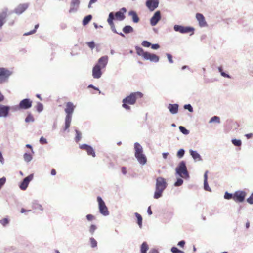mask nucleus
Returning a JSON list of instances; mask_svg holds the SVG:
<instances>
[{
	"label": "nucleus",
	"mask_w": 253,
	"mask_h": 253,
	"mask_svg": "<svg viewBox=\"0 0 253 253\" xmlns=\"http://www.w3.org/2000/svg\"><path fill=\"white\" fill-rule=\"evenodd\" d=\"M143 94L140 92H135L130 94L126 96L123 101L122 106L126 110H130V107L128 105H134L136 100L142 98Z\"/></svg>",
	"instance_id": "obj_1"
},
{
	"label": "nucleus",
	"mask_w": 253,
	"mask_h": 253,
	"mask_svg": "<svg viewBox=\"0 0 253 253\" xmlns=\"http://www.w3.org/2000/svg\"><path fill=\"white\" fill-rule=\"evenodd\" d=\"M167 186L166 179L162 177H159L156 179V190L154 193V198L158 199L161 197L163 191Z\"/></svg>",
	"instance_id": "obj_2"
},
{
	"label": "nucleus",
	"mask_w": 253,
	"mask_h": 253,
	"mask_svg": "<svg viewBox=\"0 0 253 253\" xmlns=\"http://www.w3.org/2000/svg\"><path fill=\"white\" fill-rule=\"evenodd\" d=\"M76 106L71 102H68L65 104V112L66 113L65 117V126L64 130L68 129L70 126L72 115Z\"/></svg>",
	"instance_id": "obj_3"
},
{
	"label": "nucleus",
	"mask_w": 253,
	"mask_h": 253,
	"mask_svg": "<svg viewBox=\"0 0 253 253\" xmlns=\"http://www.w3.org/2000/svg\"><path fill=\"white\" fill-rule=\"evenodd\" d=\"M135 157L141 164L144 165L147 162V159L144 154H143L142 146L138 143H135Z\"/></svg>",
	"instance_id": "obj_4"
},
{
	"label": "nucleus",
	"mask_w": 253,
	"mask_h": 253,
	"mask_svg": "<svg viewBox=\"0 0 253 253\" xmlns=\"http://www.w3.org/2000/svg\"><path fill=\"white\" fill-rule=\"evenodd\" d=\"M176 171L180 177L183 178H187L189 177L186 164L184 161L180 162L178 166L176 168Z\"/></svg>",
	"instance_id": "obj_5"
},
{
	"label": "nucleus",
	"mask_w": 253,
	"mask_h": 253,
	"mask_svg": "<svg viewBox=\"0 0 253 253\" xmlns=\"http://www.w3.org/2000/svg\"><path fill=\"white\" fill-rule=\"evenodd\" d=\"M12 74V72L7 68L0 67V84L6 82Z\"/></svg>",
	"instance_id": "obj_6"
},
{
	"label": "nucleus",
	"mask_w": 253,
	"mask_h": 253,
	"mask_svg": "<svg viewBox=\"0 0 253 253\" xmlns=\"http://www.w3.org/2000/svg\"><path fill=\"white\" fill-rule=\"evenodd\" d=\"M97 201L99 205V209L100 212L104 215H108L109 211L104 202L100 197H97Z\"/></svg>",
	"instance_id": "obj_7"
},
{
	"label": "nucleus",
	"mask_w": 253,
	"mask_h": 253,
	"mask_svg": "<svg viewBox=\"0 0 253 253\" xmlns=\"http://www.w3.org/2000/svg\"><path fill=\"white\" fill-rule=\"evenodd\" d=\"M246 196V193L244 191H237L234 193L233 200L236 202H242Z\"/></svg>",
	"instance_id": "obj_8"
},
{
	"label": "nucleus",
	"mask_w": 253,
	"mask_h": 253,
	"mask_svg": "<svg viewBox=\"0 0 253 253\" xmlns=\"http://www.w3.org/2000/svg\"><path fill=\"white\" fill-rule=\"evenodd\" d=\"M174 30L176 32H179L181 33H192L193 34L194 28L190 27H184L181 25H176L174 26Z\"/></svg>",
	"instance_id": "obj_9"
},
{
	"label": "nucleus",
	"mask_w": 253,
	"mask_h": 253,
	"mask_svg": "<svg viewBox=\"0 0 253 253\" xmlns=\"http://www.w3.org/2000/svg\"><path fill=\"white\" fill-rule=\"evenodd\" d=\"M159 3L158 0H147L146 5L150 11H153L158 7Z\"/></svg>",
	"instance_id": "obj_10"
},
{
	"label": "nucleus",
	"mask_w": 253,
	"mask_h": 253,
	"mask_svg": "<svg viewBox=\"0 0 253 253\" xmlns=\"http://www.w3.org/2000/svg\"><path fill=\"white\" fill-rule=\"evenodd\" d=\"M114 19V13L113 12H111L109 15V16H108V18L107 19V22L109 23V25L110 26L112 30L114 32L117 33V32L115 29V25L113 23ZM118 34L122 37H124V35L122 33H118Z\"/></svg>",
	"instance_id": "obj_11"
},
{
	"label": "nucleus",
	"mask_w": 253,
	"mask_h": 253,
	"mask_svg": "<svg viewBox=\"0 0 253 253\" xmlns=\"http://www.w3.org/2000/svg\"><path fill=\"white\" fill-rule=\"evenodd\" d=\"M33 175L30 174L27 177H25L20 185V188L23 190H25L27 188L29 182L32 180Z\"/></svg>",
	"instance_id": "obj_12"
},
{
	"label": "nucleus",
	"mask_w": 253,
	"mask_h": 253,
	"mask_svg": "<svg viewBox=\"0 0 253 253\" xmlns=\"http://www.w3.org/2000/svg\"><path fill=\"white\" fill-rule=\"evenodd\" d=\"M161 18V12L157 11L150 19V24L152 26H155Z\"/></svg>",
	"instance_id": "obj_13"
},
{
	"label": "nucleus",
	"mask_w": 253,
	"mask_h": 253,
	"mask_svg": "<svg viewBox=\"0 0 253 253\" xmlns=\"http://www.w3.org/2000/svg\"><path fill=\"white\" fill-rule=\"evenodd\" d=\"M108 61V57L107 56H102L99 59L97 63L95 65L98 66V67L101 69H103L106 66Z\"/></svg>",
	"instance_id": "obj_14"
},
{
	"label": "nucleus",
	"mask_w": 253,
	"mask_h": 253,
	"mask_svg": "<svg viewBox=\"0 0 253 253\" xmlns=\"http://www.w3.org/2000/svg\"><path fill=\"white\" fill-rule=\"evenodd\" d=\"M32 106V101L29 99H24L21 101L19 107L21 109H27Z\"/></svg>",
	"instance_id": "obj_15"
},
{
	"label": "nucleus",
	"mask_w": 253,
	"mask_h": 253,
	"mask_svg": "<svg viewBox=\"0 0 253 253\" xmlns=\"http://www.w3.org/2000/svg\"><path fill=\"white\" fill-rule=\"evenodd\" d=\"M196 18L198 21L199 25L200 27H203L207 26V23L203 14L198 13L196 15Z\"/></svg>",
	"instance_id": "obj_16"
},
{
	"label": "nucleus",
	"mask_w": 253,
	"mask_h": 253,
	"mask_svg": "<svg viewBox=\"0 0 253 253\" xmlns=\"http://www.w3.org/2000/svg\"><path fill=\"white\" fill-rule=\"evenodd\" d=\"M80 2V0H72L69 12L73 13L76 11L79 7Z\"/></svg>",
	"instance_id": "obj_17"
},
{
	"label": "nucleus",
	"mask_w": 253,
	"mask_h": 253,
	"mask_svg": "<svg viewBox=\"0 0 253 253\" xmlns=\"http://www.w3.org/2000/svg\"><path fill=\"white\" fill-rule=\"evenodd\" d=\"M101 68L95 65L92 69V76L94 78L99 79L102 75Z\"/></svg>",
	"instance_id": "obj_18"
},
{
	"label": "nucleus",
	"mask_w": 253,
	"mask_h": 253,
	"mask_svg": "<svg viewBox=\"0 0 253 253\" xmlns=\"http://www.w3.org/2000/svg\"><path fill=\"white\" fill-rule=\"evenodd\" d=\"M144 59L146 60H149L152 62H157L159 60V57L156 55L149 52H147L145 54Z\"/></svg>",
	"instance_id": "obj_19"
},
{
	"label": "nucleus",
	"mask_w": 253,
	"mask_h": 253,
	"mask_svg": "<svg viewBox=\"0 0 253 253\" xmlns=\"http://www.w3.org/2000/svg\"><path fill=\"white\" fill-rule=\"evenodd\" d=\"M28 4L23 3L19 4L15 9L16 13L20 14L25 11L28 7Z\"/></svg>",
	"instance_id": "obj_20"
},
{
	"label": "nucleus",
	"mask_w": 253,
	"mask_h": 253,
	"mask_svg": "<svg viewBox=\"0 0 253 253\" xmlns=\"http://www.w3.org/2000/svg\"><path fill=\"white\" fill-rule=\"evenodd\" d=\"M126 12V9L125 8H122L121 10L115 13V17L116 19L118 20H123L125 19V16H124V13Z\"/></svg>",
	"instance_id": "obj_21"
},
{
	"label": "nucleus",
	"mask_w": 253,
	"mask_h": 253,
	"mask_svg": "<svg viewBox=\"0 0 253 253\" xmlns=\"http://www.w3.org/2000/svg\"><path fill=\"white\" fill-rule=\"evenodd\" d=\"M9 107L4 105H0V117L7 116Z\"/></svg>",
	"instance_id": "obj_22"
},
{
	"label": "nucleus",
	"mask_w": 253,
	"mask_h": 253,
	"mask_svg": "<svg viewBox=\"0 0 253 253\" xmlns=\"http://www.w3.org/2000/svg\"><path fill=\"white\" fill-rule=\"evenodd\" d=\"M7 16V9L0 13V28H1L5 22Z\"/></svg>",
	"instance_id": "obj_23"
},
{
	"label": "nucleus",
	"mask_w": 253,
	"mask_h": 253,
	"mask_svg": "<svg viewBox=\"0 0 253 253\" xmlns=\"http://www.w3.org/2000/svg\"><path fill=\"white\" fill-rule=\"evenodd\" d=\"M169 111L172 114H176L178 112V105L177 104H169L168 107Z\"/></svg>",
	"instance_id": "obj_24"
},
{
	"label": "nucleus",
	"mask_w": 253,
	"mask_h": 253,
	"mask_svg": "<svg viewBox=\"0 0 253 253\" xmlns=\"http://www.w3.org/2000/svg\"><path fill=\"white\" fill-rule=\"evenodd\" d=\"M190 153L191 155L192 156V157H193V158L195 160H196V161H201L202 160L201 156L196 151H194V150H191L190 151Z\"/></svg>",
	"instance_id": "obj_25"
},
{
	"label": "nucleus",
	"mask_w": 253,
	"mask_h": 253,
	"mask_svg": "<svg viewBox=\"0 0 253 253\" xmlns=\"http://www.w3.org/2000/svg\"><path fill=\"white\" fill-rule=\"evenodd\" d=\"M136 51L137 54L139 55L142 56L144 58L145 56V54L147 53V52H145L144 50L140 47H136Z\"/></svg>",
	"instance_id": "obj_26"
},
{
	"label": "nucleus",
	"mask_w": 253,
	"mask_h": 253,
	"mask_svg": "<svg viewBox=\"0 0 253 253\" xmlns=\"http://www.w3.org/2000/svg\"><path fill=\"white\" fill-rule=\"evenodd\" d=\"M129 14L132 16L133 21L134 22L137 23L139 22V18L135 12L131 11L129 12Z\"/></svg>",
	"instance_id": "obj_27"
},
{
	"label": "nucleus",
	"mask_w": 253,
	"mask_h": 253,
	"mask_svg": "<svg viewBox=\"0 0 253 253\" xmlns=\"http://www.w3.org/2000/svg\"><path fill=\"white\" fill-rule=\"evenodd\" d=\"M149 247L146 242H143L141 246V253H146Z\"/></svg>",
	"instance_id": "obj_28"
},
{
	"label": "nucleus",
	"mask_w": 253,
	"mask_h": 253,
	"mask_svg": "<svg viewBox=\"0 0 253 253\" xmlns=\"http://www.w3.org/2000/svg\"><path fill=\"white\" fill-rule=\"evenodd\" d=\"M135 216L137 219V223L140 228L142 227V217L140 214L136 212L135 213Z\"/></svg>",
	"instance_id": "obj_29"
},
{
	"label": "nucleus",
	"mask_w": 253,
	"mask_h": 253,
	"mask_svg": "<svg viewBox=\"0 0 253 253\" xmlns=\"http://www.w3.org/2000/svg\"><path fill=\"white\" fill-rule=\"evenodd\" d=\"M123 31L125 34H128L132 32L133 29L131 26L128 25L124 27L123 29Z\"/></svg>",
	"instance_id": "obj_30"
},
{
	"label": "nucleus",
	"mask_w": 253,
	"mask_h": 253,
	"mask_svg": "<svg viewBox=\"0 0 253 253\" xmlns=\"http://www.w3.org/2000/svg\"><path fill=\"white\" fill-rule=\"evenodd\" d=\"M91 19L92 16L91 15L85 16L83 20V25L84 26L87 25L90 21Z\"/></svg>",
	"instance_id": "obj_31"
},
{
	"label": "nucleus",
	"mask_w": 253,
	"mask_h": 253,
	"mask_svg": "<svg viewBox=\"0 0 253 253\" xmlns=\"http://www.w3.org/2000/svg\"><path fill=\"white\" fill-rule=\"evenodd\" d=\"M86 152L88 155H91L93 157L95 156V153L92 147H91L90 146H89V147L87 148Z\"/></svg>",
	"instance_id": "obj_32"
},
{
	"label": "nucleus",
	"mask_w": 253,
	"mask_h": 253,
	"mask_svg": "<svg viewBox=\"0 0 253 253\" xmlns=\"http://www.w3.org/2000/svg\"><path fill=\"white\" fill-rule=\"evenodd\" d=\"M24 159L25 161L29 162L32 160V156L30 154L25 153L24 155Z\"/></svg>",
	"instance_id": "obj_33"
},
{
	"label": "nucleus",
	"mask_w": 253,
	"mask_h": 253,
	"mask_svg": "<svg viewBox=\"0 0 253 253\" xmlns=\"http://www.w3.org/2000/svg\"><path fill=\"white\" fill-rule=\"evenodd\" d=\"M90 245L92 248H95L97 246V242L93 237L90 238Z\"/></svg>",
	"instance_id": "obj_34"
},
{
	"label": "nucleus",
	"mask_w": 253,
	"mask_h": 253,
	"mask_svg": "<svg viewBox=\"0 0 253 253\" xmlns=\"http://www.w3.org/2000/svg\"><path fill=\"white\" fill-rule=\"evenodd\" d=\"M33 209L35 210H40L41 211L43 210L42 207L40 204L38 203H33L32 206Z\"/></svg>",
	"instance_id": "obj_35"
},
{
	"label": "nucleus",
	"mask_w": 253,
	"mask_h": 253,
	"mask_svg": "<svg viewBox=\"0 0 253 253\" xmlns=\"http://www.w3.org/2000/svg\"><path fill=\"white\" fill-rule=\"evenodd\" d=\"M209 122L210 123L216 122L217 123H219L220 122V118L219 117L216 116H213L210 119Z\"/></svg>",
	"instance_id": "obj_36"
},
{
	"label": "nucleus",
	"mask_w": 253,
	"mask_h": 253,
	"mask_svg": "<svg viewBox=\"0 0 253 253\" xmlns=\"http://www.w3.org/2000/svg\"><path fill=\"white\" fill-rule=\"evenodd\" d=\"M179 130L180 131L184 134L187 135L189 134V131L187 129H186L184 126H180L179 127Z\"/></svg>",
	"instance_id": "obj_37"
},
{
	"label": "nucleus",
	"mask_w": 253,
	"mask_h": 253,
	"mask_svg": "<svg viewBox=\"0 0 253 253\" xmlns=\"http://www.w3.org/2000/svg\"><path fill=\"white\" fill-rule=\"evenodd\" d=\"M34 121V118L31 114H29L25 119L27 123L32 122Z\"/></svg>",
	"instance_id": "obj_38"
},
{
	"label": "nucleus",
	"mask_w": 253,
	"mask_h": 253,
	"mask_svg": "<svg viewBox=\"0 0 253 253\" xmlns=\"http://www.w3.org/2000/svg\"><path fill=\"white\" fill-rule=\"evenodd\" d=\"M233 196H234V194H232L229 193L227 192H226L224 194V197L225 199H227V200H229L231 199H232L233 200Z\"/></svg>",
	"instance_id": "obj_39"
},
{
	"label": "nucleus",
	"mask_w": 253,
	"mask_h": 253,
	"mask_svg": "<svg viewBox=\"0 0 253 253\" xmlns=\"http://www.w3.org/2000/svg\"><path fill=\"white\" fill-rule=\"evenodd\" d=\"M232 143L236 146H240L241 145V141L238 139H233L232 140Z\"/></svg>",
	"instance_id": "obj_40"
},
{
	"label": "nucleus",
	"mask_w": 253,
	"mask_h": 253,
	"mask_svg": "<svg viewBox=\"0 0 253 253\" xmlns=\"http://www.w3.org/2000/svg\"><path fill=\"white\" fill-rule=\"evenodd\" d=\"M76 135L75 137V140L76 142H78L81 139V133L78 130H76Z\"/></svg>",
	"instance_id": "obj_41"
},
{
	"label": "nucleus",
	"mask_w": 253,
	"mask_h": 253,
	"mask_svg": "<svg viewBox=\"0 0 253 253\" xmlns=\"http://www.w3.org/2000/svg\"><path fill=\"white\" fill-rule=\"evenodd\" d=\"M39 27V24H37L35 26V29L32 30V31H31L30 32H28V33H26L24 34V35H25V36H27V35H31V34H34L36 32V31L37 30V29Z\"/></svg>",
	"instance_id": "obj_42"
},
{
	"label": "nucleus",
	"mask_w": 253,
	"mask_h": 253,
	"mask_svg": "<svg viewBox=\"0 0 253 253\" xmlns=\"http://www.w3.org/2000/svg\"><path fill=\"white\" fill-rule=\"evenodd\" d=\"M171 251L173 253H183V252L179 250L177 248L173 247L171 248Z\"/></svg>",
	"instance_id": "obj_43"
},
{
	"label": "nucleus",
	"mask_w": 253,
	"mask_h": 253,
	"mask_svg": "<svg viewBox=\"0 0 253 253\" xmlns=\"http://www.w3.org/2000/svg\"><path fill=\"white\" fill-rule=\"evenodd\" d=\"M184 150L182 149H181L178 151L177 153V156L180 158H182L184 156Z\"/></svg>",
	"instance_id": "obj_44"
},
{
	"label": "nucleus",
	"mask_w": 253,
	"mask_h": 253,
	"mask_svg": "<svg viewBox=\"0 0 253 253\" xmlns=\"http://www.w3.org/2000/svg\"><path fill=\"white\" fill-rule=\"evenodd\" d=\"M183 181L182 179L179 178L177 180L176 182L175 183L174 185L175 186H179L182 184Z\"/></svg>",
	"instance_id": "obj_45"
},
{
	"label": "nucleus",
	"mask_w": 253,
	"mask_h": 253,
	"mask_svg": "<svg viewBox=\"0 0 253 253\" xmlns=\"http://www.w3.org/2000/svg\"><path fill=\"white\" fill-rule=\"evenodd\" d=\"M142 45L144 47H149L150 46L151 43L147 41H144L142 42Z\"/></svg>",
	"instance_id": "obj_46"
},
{
	"label": "nucleus",
	"mask_w": 253,
	"mask_h": 253,
	"mask_svg": "<svg viewBox=\"0 0 253 253\" xmlns=\"http://www.w3.org/2000/svg\"><path fill=\"white\" fill-rule=\"evenodd\" d=\"M37 110L38 112H41L43 110V105L42 103H38L37 105Z\"/></svg>",
	"instance_id": "obj_47"
},
{
	"label": "nucleus",
	"mask_w": 253,
	"mask_h": 253,
	"mask_svg": "<svg viewBox=\"0 0 253 253\" xmlns=\"http://www.w3.org/2000/svg\"><path fill=\"white\" fill-rule=\"evenodd\" d=\"M87 45L91 49H93L95 47V43L93 41L87 42Z\"/></svg>",
	"instance_id": "obj_48"
},
{
	"label": "nucleus",
	"mask_w": 253,
	"mask_h": 253,
	"mask_svg": "<svg viewBox=\"0 0 253 253\" xmlns=\"http://www.w3.org/2000/svg\"><path fill=\"white\" fill-rule=\"evenodd\" d=\"M247 201L250 204H253V193L251 195V196L247 199Z\"/></svg>",
	"instance_id": "obj_49"
},
{
	"label": "nucleus",
	"mask_w": 253,
	"mask_h": 253,
	"mask_svg": "<svg viewBox=\"0 0 253 253\" xmlns=\"http://www.w3.org/2000/svg\"><path fill=\"white\" fill-rule=\"evenodd\" d=\"M184 107L185 109L188 110L190 112H192L193 111V108L190 104L185 105Z\"/></svg>",
	"instance_id": "obj_50"
},
{
	"label": "nucleus",
	"mask_w": 253,
	"mask_h": 253,
	"mask_svg": "<svg viewBox=\"0 0 253 253\" xmlns=\"http://www.w3.org/2000/svg\"><path fill=\"white\" fill-rule=\"evenodd\" d=\"M204 189L206 191H211V189L208 185V181H204Z\"/></svg>",
	"instance_id": "obj_51"
},
{
	"label": "nucleus",
	"mask_w": 253,
	"mask_h": 253,
	"mask_svg": "<svg viewBox=\"0 0 253 253\" xmlns=\"http://www.w3.org/2000/svg\"><path fill=\"white\" fill-rule=\"evenodd\" d=\"M96 229V226L94 225H91L90 227L89 231L92 234H93Z\"/></svg>",
	"instance_id": "obj_52"
},
{
	"label": "nucleus",
	"mask_w": 253,
	"mask_h": 253,
	"mask_svg": "<svg viewBox=\"0 0 253 253\" xmlns=\"http://www.w3.org/2000/svg\"><path fill=\"white\" fill-rule=\"evenodd\" d=\"M5 182L6 178L5 177H2L1 179H0V189L5 184Z\"/></svg>",
	"instance_id": "obj_53"
},
{
	"label": "nucleus",
	"mask_w": 253,
	"mask_h": 253,
	"mask_svg": "<svg viewBox=\"0 0 253 253\" xmlns=\"http://www.w3.org/2000/svg\"><path fill=\"white\" fill-rule=\"evenodd\" d=\"M0 222L3 226H5L8 223V220L7 218H4L1 220Z\"/></svg>",
	"instance_id": "obj_54"
},
{
	"label": "nucleus",
	"mask_w": 253,
	"mask_h": 253,
	"mask_svg": "<svg viewBox=\"0 0 253 253\" xmlns=\"http://www.w3.org/2000/svg\"><path fill=\"white\" fill-rule=\"evenodd\" d=\"M40 142L42 144H45L47 143V141H46V139L45 138H44L43 137H41L40 139Z\"/></svg>",
	"instance_id": "obj_55"
},
{
	"label": "nucleus",
	"mask_w": 253,
	"mask_h": 253,
	"mask_svg": "<svg viewBox=\"0 0 253 253\" xmlns=\"http://www.w3.org/2000/svg\"><path fill=\"white\" fill-rule=\"evenodd\" d=\"M89 146L87 144H83L80 146V148L82 150L86 151Z\"/></svg>",
	"instance_id": "obj_56"
},
{
	"label": "nucleus",
	"mask_w": 253,
	"mask_h": 253,
	"mask_svg": "<svg viewBox=\"0 0 253 253\" xmlns=\"http://www.w3.org/2000/svg\"><path fill=\"white\" fill-rule=\"evenodd\" d=\"M86 218H87V220H89V221H91V220H92L93 219H94V216L93 215H92V214H88V215H87Z\"/></svg>",
	"instance_id": "obj_57"
},
{
	"label": "nucleus",
	"mask_w": 253,
	"mask_h": 253,
	"mask_svg": "<svg viewBox=\"0 0 253 253\" xmlns=\"http://www.w3.org/2000/svg\"><path fill=\"white\" fill-rule=\"evenodd\" d=\"M167 57L169 61V62L171 63H173V60H172V56L169 54H167Z\"/></svg>",
	"instance_id": "obj_58"
},
{
	"label": "nucleus",
	"mask_w": 253,
	"mask_h": 253,
	"mask_svg": "<svg viewBox=\"0 0 253 253\" xmlns=\"http://www.w3.org/2000/svg\"><path fill=\"white\" fill-rule=\"evenodd\" d=\"M160 47V46L158 44H152L151 45V48L153 49H157Z\"/></svg>",
	"instance_id": "obj_59"
},
{
	"label": "nucleus",
	"mask_w": 253,
	"mask_h": 253,
	"mask_svg": "<svg viewBox=\"0 0 253 253\" xmlns=\"http://www.w3.org/2000/svg\"><path fill=\"white\" fill-rule=\"evenodd\" d=\"M185 244V242L184 241H181L179 242L178 245L180 247L183 248Z\"/></svg>",
	"instance_id": "obj_60"
},
{
	"label": "nucleus",
	"mask_w": 253,
	"mask_h": 253,
	"mask_svg": "<svg viewBox=\"0 0 253 253\" xmlns=\"http://www.w3.org/2000/svg\"><path fill=\"white\" fill-rule=\"evenodd\" d=\"M97 1V0H90V2L89 3L88 7L90 8L91 4L95 3Z\"/></svg>",
	"instance_id": "obj_61"
},
{
	"label": "nucleus",
	"mask_w": 253,
	"mask_h": 253,
	"mask_svg": "<svg viewBox=\"0 0 253 253\" xmlns=\"http://www.w3.org/2000/svg\"><path fill=\"white\" fill-rule=\"evenodd\" d=\"M245 136L247 139H250L253 136V134L252 133H248L246 134Z\"/></svg>",
	"instance_id": "obj_62"
},
{
	"label": "nucleus",
	"mask_w": 253,
	"mask_h": 253,
	"mask_svg": "<svg viewBox=\"0 0 253 253\" xmlns=\"http://www.w3.org/2000/svg\"><path fill=\"white\" fill-rule=\"evenodd\" d=\"M121 171H122V172L124 174H125L126 173V168L125 167H122V169H121Z\"/></svg>",
	"instance_id": "obj_63"
},
{
	"label": "nucleus",
	"mask_w": 253,
	"mask_h": 253,
	"mask_svg": "<svg viewBox=\"0 0 253 253\" xmlns=\"http://www.w3.org/2000/svg\"><path fill=\"white\" fill-rule=\"evenodd\" d=\"M149 253H159V252L156 249H152L150 251Z\"/></svg>",
	"instance_id": "obj_64"
}]
</instances>
